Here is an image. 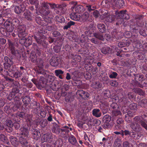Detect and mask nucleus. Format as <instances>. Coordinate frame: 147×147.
<instances>
[{"instance_id": "1", "label": "nucleus", "mask_w": 147, "mask_h": 147, "mask_svg": "<svg viewBox=\"0 0 147 147\" xmlns=\"http://www.w3.org/2000/svg\"><path fill=\"white\" fill-rule=\"evenodd\" d=\"M129 39V45L131 44V42L133 43L132 45H136L137 46H142L143 45V41L141 40H138L137 39V37L136 35L132 36L131 38L130 39Z\"/></svg>"}, {"instance_id": "2", "label": "nucleus", "mask_w": 147, "mask_h": 147, "mask_svg": "<svg viewBox=\"0 0 147 147\" xmlns=\"http://www.w3.org/2000/svg\"><path fill=\"white\" fill-rule=\"evenodd\" d=\"M25 29L26 27L23 26H20L18 28V35L19 37L21 39V40H20V42L21 40H24V42H25V37L26 35L25 32Z\"/></svg>"}, {"instance_id": "3", "label": "nucleus", "mask_w": 147, "mask_h": 147, "mask_svg": "<svg viewBox=\"0 0 147 147\" xmlns=\"http://www.w3.org/2000/svg\"><path fill=\"white\" fill-rule=\"evenodd\" d=\"M131 128L137 133L141 132L142 131V129L140 124L137 123L131 122L130 124Z\"/></svg>"}, {"instance_id": "4", "label": "nucleus", "mask_w": 147, "mask_h": 147, "mask_svg": "<svg viewBox=\"0 0 147 147\" xmlns=\"http://www.w3.org/2000/svg\"><path fill=\"white\" fill-rule=\"evenodd\" d=\"M76 94L79 96L82 99H86L88 98L89 96V93L86 91L82 90H80L77 91Z\"/></svg>"}, {"instance_id": "5", "label": "nucleus", "mask_w": 147, "mask_h": 147, "mask_svg": "<svg viewBox=\"0 0 147 147\" xmlns=\"http://www.w3.org/2000/svg\"><path fill=\"white\" fill-rule=\"evenodd\" d=\"M15 104L13 102L10 103L8 105H5L4 107V111L7 113H11L12 109H15Z\"/></svg>"}, {"instance_id": "6", "label": "nucleus", "mask_w": 147, "mask_h": 147, "mask_svg": "<svg viewBox=\"0 0 147 147\" xmlns=\"http://www.w3.org/2000/svg\"><path fill=\"white\" fill-rule=\"evenodd\" d=\"M113 5L118 8L123 7L124 5L123 0H113Z\"/></svg>"}, {"instance_id": "7", "label": "nucleus", "mask_w": 147, "mask_h": 147, "mask_svg": "<svg viewBox=\"0 0 147 147\" xmlns=\"http://www.w3.org/2000/svg\"><path fill=\"white\" fill-rule=\"evenodd\" d=\"M108 103L105 101L103 102L100 105V108L103 114L106 113L108 111Z\"/></svg>"}, {"instance_id": "8", "label": "nucleus", "mask_w": 147, "mask_h": 147, "mask_svg": "<svg viewBox=\"0 0 147 147\" xmlns=\"http://www.w3.org/2000/svg\"><path fill=\"white\" fill-rule=\"evenodd\" d=\"M60 59L57 57H52L50 60V64L53 66H57L59 64Z\"/></svg>"}, {"instance_id": "9", "label": "nucleus", "mask_w": 147, "mask_h": 147, "mask_svg": "<svg viewBox=\"0 0 147 147\" xmlns=\"http://www.w3.org/2000/svg\"><path fill=\"white\" fill-rule=\"evenodd\" d=\"M61 129L60 128V126L57 124H54L51 129L52 132L57 134H59L61 132Z\"/></svg>"}, {"instance_id": "10", "label": "nucleus", "mask_w": 147, "mask_h": 147, "mask_svg": "<svg viewBox=\"0 0 147 147\" xmlns=\"http://www.w3.org/2000/svg\"><path fill=\"white\" fill-rule=\"evenodd\" d=\"M83 6L81 5H75L72 8V11L80 13L83 11Z\"/></svg>"}, {"instance_id": "11", "label": "nucleus", "mask_w": 147, "mask_h": 147, "mask_svg": "<svg viewBox=\"0 0 147 147\" xmlns=\"http://www.w3.org/2000/svg\"><path fill=\"white\" fill-rule=\"evenodd\" d=\"M31 131L34 139L37 140L40 137V133L38 129L32 128L31 129Z\"/></svg>"}, {"instance_id": "12", "label": "nucleus", "mask_w": 147, "mask_h": 147, "mask_svg": "<svg viewBox=\"0 0 147 147\" xmlns=\"http://www.w3.org/2000/svg\"><path fill=\"white\" fill-rule=\"evenodd\" d=\"M4 26L6 30L9 32H12L13 30V27L10 22L6 21L4 23Z\"/></svg>"}, {"instance_id": "13", "label": "nucleus", "mask_w": 147, "mask_h": 147, "mask_svg": "<svg viewBox=\"0 0 147 147\" xmlns=\"http://www.w3.org/2000/svg\"><path fill=\"white\" fill-rule=\"evenodd\" d=\"M70 17L71 19L76 21H79L80 19V17L79 13L74 12L72 11L70 15Z\"/></svg>"}, {"instance_id": "14", "label": "nucleus", "mask_w": 147, "mask_h": 147, "mask_svg": "<svg viewBox=\"0 0 147 147\" xmlns=\"http://www.w3.org/2000/svg\"><path fill=\"white\" fill-rule=\"evenodd\" d=\"M19 141L22 145L26 146L28 143V137L22 136L19 138Z\"/></svg>"}, {"instance_id": "15", "label": "nucleus", "mask_w": 147, "mask_h": 147, "mask_svg": "<svg viewBox=\"0 0 147 147\" xmlns=\"http://www.w3.org/2000/svg\"><path fill=\"white\" fill-rule=\"evenodd\" d=\"M126 10L121 11L119 13V16L122 19H128L129 18V16L126 13Z\"/></svg>"}, {"instance_id": "16", "label": "nucleus", "mask_w": 147, "mask_h": 147, "mask_svg": "<svg viewBox=\"0 0 147 147\" xmlns=\"http://www.w3.org/2000/svg\"><path fill=\"white\" fill-rule=\"evenodd\" d=\"M4 60L5 61V63H4L5 67V65H7L8 67H10L13 64V63L12 61L8 57H5Z\"/></svg>"}, {"instance_id": "17", "label": "nucleus", "mask_w": 147, "mask_h": 147, "mask_svg": "<svg viewBox=\"0 0 147 147\" xmlns=\"http://www.w3.org/2000/svg\"><path fill=\"white\" fill-rule=\"evenodd\" d=\"M25 9V8L24 6L21 5L20 7L16 6L14 8V11L16 13L19 14L24 11Z\"/></svg>"}, {"instance_id": "18", "label": "nucleus", "mask_w": 147, "mask_h": 147, "mask_svg": "<svg viewBox=\"0 0 147 147\" xmlns=\"http://www.w3.org/2000/svg\"><path fill=\"white\" fill-rule=\"evenodd\" d=\"M22 101L24 103V105L26 106L30 103L31 101V98L29 96H26L22 98Z\"/></svg>"}, {"instance_id": "19", "label": "nucleus", "mask_w": 147, "mask_h": 147, "mask_svg": "<svg viewBox=\"0 0 147 147\" xmlns=\"http://www.w3.org/2000/svg\"><path fill=\"white\" fill-rule=\"evenodd\" d=\"M21 134L22 136L24 137H28V136L29 131L28 129L26 128L23 127L21 129Z\"/></svg>"}, {"instance_id": "20", "label": "nucleus", "mask_w": 147, "mask_h": 147, "mask_svg": "<svg viewBox=\"0 0 147 147\" xmlns=\"http://www.w3.org/2000/svg\"><path fill=\"white\" fill-rule=\"evenodd\" d=\"M92 114L95 117H99L101 116L102 113L99 109H94L92 111Z\"/></svg>"}, {"instance_id": "21", "label": "nucleus", "mask_w": 147, "mask_h": 147, "mask_svg": "<svg viewBox=\"0 0 147 147\" xmlns=\"http://www.w3.org/2000/svg\"><path fill=\"white\" fill-rule=\"evenodd\" d=\"M10 139L12 144L15 147H17L19 144V142L17 139L14 137L13 136H11Z\"/></svg>"}, {"instance_id": "22", "label": "nucleus", "mask_w": 147, "mask_h": 147, "mask_svg": "<svg viewBox=\"0 0 147 147\" xmlns=\"http://www.w3.org/2000/svg\"><path fill=\"white\" fill-rule=\"evenodd\" d=\"M91 86L95 89H98L101 88L102 86L101 83L98 82H94L91 85Z\"/></svg>"}, {"instance_id": "23", "label": "nucleus", "mask_w": 147, "mask_h": 147, "mask_svg": "<svg viewBox=\"0 0 147 147\" xmlns=\"http://www.w3.org/2000/svg\"><path fill=\"white\" fill-rule=\"evenodd\" d=\"M49 9H44V8H40L39 10V12L41 14L47 16L50 13V11L49 10Z\"/></svg>"}, {"instance_id": "24", "label": "nucleus", "mask_w": 147, "mask_h": 147, "mask_svg": "<svg viewBox=\"0 0 147 147\" xmlns=\"http://www.w3.org/2000/svg\"><path fill=\"white\" fill-rule=\"evenodd\" d=\"M139 106L142 107H145L147 104V100L144 98L140 101L138 102Z\"/></svg>"}, {"instance_id": "25", "label": "nucleus", "mask_w": 147, "mask_h": 147, "mask_svg": "<svg viewBox=\"0 0 147 147\" xmlns=\"http://www.w3.org/2000/svg\"><path fill=\"white\" fill-rule=\"evenodd\" d=\"M111 120V116L108 114L105 115L102 118V121L104 123H109Z\"/></svg>"}, {"instance_id": "26", "label": "nucleus", "mask_w": 147, "mask_h": 147, "mask_svg": "<svg viewBox=\"0 0 147 147\" xmlns=\"http://www.w3.org/2000/svg\"><path fill=\"white\" fill-rule=\"evenodd\" d=\"M48 123V121L46 119H42L39 122V124L40 125L42 128L45 127Z\"/></svg>"}, {"instance_id": "27", "label": "nucleus", "mask_w": 147, "mask_h": 147, "mask_svg": "<svg viewBox=\"0 0 147 147\" xmlns=\"http://www.w3.org/2000/svg\"><path fill=\"white\" fill-rule=\"evenodd\" d=\"M97 27L99 31L102 33L104 32L106 30L105 25L103 24H98L97 25Z\"/></svg>"}, {"instance_id": "28", "label": "nucleus", "mask_w": 147, "mask_h": 147, "mask_svg": "<svg viewBox=\"0 0 147 147\" xmlns=\"http://www.w3.org/2000/svg\"><path fill=\"white\" fill-rule=\"evenodd\" d=\"M90 68L89 69L88 71L90 72L93 74H95L98 71V69L96 67H94L92 65H90Z\"/></svg>"}, {"instance_id": "29", "label": "nucleus", "mask_w": 147, "mask_h": 147, "mask_svg": "<svg viewBox=\"0 0 147 147\" xmlns=\"http://www.w3.org/2000/svg\"><path fill=\"white\" fill-rule=\"evenodd\" d=\"M24 16L25 18L28 20H31L32 19L31 13L28 11L25 12L24 13Z\"/></svg>"}, {"instance_id": "30", "label": "nucleus", "mask_w": 147, "mask_h": 147, "mask_svg": "<svg viewBox=\"0 0 147 147\" xmlns=\"http://www.w3.org/2000/svg\"><path fill=\"white\" fill-rule=\"evenodd\" d=\"M69 132V131L68 129H61L60 135L62 137H64L65 135H67Z\"/></svg>"}, {"instance_id": "31", "label": "nucleus", "mask_w": 147, "mask_h": 147, "mask_svg": "<svg viewBox=\"0 0 147 147\" xmlns=\"http://www.w3.org/2000/svg\"><path fill=\"white\" fill-rule=\"evenodd\" d=\"M129 39H127L124 41L120 42L118 44V46H129Z\"/></svg>"}, {"instance_id": "32", "label": "nucleus", "mask_w": 147, "mask_h": 147, "mask_svg": "<svg viewBox=\"0 0 147 147\" xmlns=\"http://www.w3.org/2000/svg\"><path fill=\"white\" fill-rule=\"evenodd\" d=\"M102 94L105 98L110 97L111 96L110 91L109 90H106L102 92Z\"/></svg>"}, {"instance_id": "33", "label": "nucleus", "mask_w": 147, "mask_h": 147, "mask_svg": "<svg viewBox=\"0 0 147 147\" xmlns=\"http://www.w3.org/2000/svg\"><path fill=\"white\" fill-rule=\"evenodd\" d=\"M30 58L31 61L33 63H36L37 61L38 58L35 53H31Z\"/></svg>"}, {"instance_id": "34", "label": "nucleus", "mask_w": 147, "mask_h": 147, "mask_svg": "<svg viewBox=\"0 0 147 147\" xmlns=\"http://www.w3.org/2000/svg\"><path fill=\"white\" fill-rule=\"evenodd\" d=\"M133 120L134 121V123H140L143 121L142 119V116H137L133 118Z\"/></svg>"}, {"instance_id": "35", "label": "nucleus", "mask_w": 147, "mask_h": 147, "mask_svg": "<svg viewBox=\"0 0 147 147\" xmlns=\"http://www.w3.org/2000/svg\"><path fill=\"white\" fill-rule=\"evenodd\" d=\"M75 24V22L71 21L68 22L66 25L64 26L63 28L64 30L67 29L68 28H70L71 26L74 25Z\"/></svg>"}, {"instance_id": "36", "label": "nucleus", "mask_w": 147, "mask_h": 147, "mask_svg": "<svg viewBox=\"0 0 147 147\" xmlns=\"http://www.w3.org/2000/svg\"><path fill=\"white\" fill-rule=\"evenodd\" d=\"M15 103V110H16L21 107L22 105V103L21 100H20L14 102Z\"/></svg>"}, {"instance_id": "37", "label": "nucleus", "mask_w": 147, "mask_h": 147, "mask_svg": "<svg viewBox=\"0 0 147 147\" xmlns=\"http://www.w3.org/2000/svg\"><path fill=\"white\" fill-rule=\"evenodd\" d=\"M137 104L133 102L131 103L129 106V109L132 110H135L137 109Z\"/></svg>"}, {"instance_id": "38", "label": "nucleus", "mask_w": 147, "mask_h": 147, "mask_svg": "<svg viewBox=\"0 0 147 147\" xmlns=\"http://www.w3.org/2000/svg\"><path fill=\"white\" fill-rule=\"evenodd\" d=\"M11 92L14 94L15 95H16L18 94H19L20 90L18 88V86H13V88L12 89Z\"/></svg>"}, {"instance_id": "39", "label": "nucleus", "mask_w": 147, "mask_h": 147, "mask_svg": "<svg viewBox=\"0 0 147 147\" xmlns=\"http://www.w3.org/2000/svg\"><path fill=\"white\" fill-rule=\"evenodd\" d=\"M124 134L125 136H127L128 135H129L131 137H133V135H136V134L135 132L133 131L130 132L128 130H125L124 131Z\"/></svg>"}, {"instance_id": "40", "label": "nucleus", "mask_w": 147, "mask_h": 147, "mask_svg": "<svg viewBox=\"0 0 147 147\" xmlns=\"http://www.w3.org/2000/svg\"><path fill=\"white\" fill-rule=\"evenodd\" d=\"M110 49V48L109 47H105L101 49V51L103 53L106 54L109 53Z\"/></svg>"}, {"instance_id": "41", "label": "nucleus", "mask_w": 147, "mask_h": 147, "mask_svg": "<svg viewBox=\"0 0 147 147\" xmlns=\"http://www.w3.org/2000/svg\"><path fill=\"white\" fill-rule=\"evenodd\" d=\"M119 49L120 48V52H127L130 51L128 48L129 47H119Z\"/></svg>"}, {"instance_id": "42", "label": "nucleus", "mask_w": 147, "mask_h": 147, "mask_svg": "<svg viewBox=\"0 0 147 147\" xmlns=\"http://www.w3.org/2000/svg\"><path fill=\"white\" fill-rule=\"evenodd\" d=\"M53 139V136L51 134L47 135L46 136V138L44 140L45 142H51Z\"/></svg>"}, {"instance_id": "43", "label": "nucleus", "mask_w": 147, "mask_h": 147, "mask_svg": "<svg viewBox=\"0 0 147 147\" xmlns=\"http://www.w3.org/2000/svg\"><path fill=\"white\" fill-rule=\"evenodd\" d=\"M94 36L95 37L100 40L102 41H104V38L103 36L102 35V34L99 33H95L94 34Z\"/></svg>"}, {"instance_id": "44", "label": "nucleus", "mask_w": 147, "mask_h": 147, "mask_svg": "<svg viewBox=\"0 0 147 147\" xmlns=\"http://www.w3.org/2000/svg\"><path fill=\"white\" fill-rule=\"evenodd\" d=\"M69 141L71 143L74 144L76 142V140L75 138L73 136H71L69 137L68 139Z\"/></svg>"}, {"instance_id": "45", "label": "nucleus", "mask_w": 147, "mask_h": 147, "mask_svg": "<svg viewBox=\"0 0 147 147\" xmlns=\"http://www.w3.org/2000/svg\"><path fill=\"white\" fill-rule=\"evenodd\" d=\"M115 17L114 15H109L106 17L105 20L108 22H111L114 20Z\"/></svg>"}, {"instance_id": "46", "label": "nucleus", "mask_w": 147, "mask_h": 147, "mask_svg": "<svg viewBox=\"0 0 147 147\" xmlns=\"http://www.w3.org/2000/svg\"><path fill=\"white\" fill-rule=\"evenodd\" d=\"M135 92L140 95H144V94L143 90L140 88H136L135 89Z\"/></svg>"}, {"instance_id": "47", "label": "nucleus", "mask_w": 147, "mask_h": 147, "mask_svg": "<svg viewBox=\"0 0 147 147\" xmlns=\"http://www.w3.org/2000/svg\"><path fill=\"white\" fill-rule=\"evenodd\" d=\"M121 102L124 105H128L129 103V102L128 100L127 96H125L122 98Z\"/></svg>"}, {"instance_id": "48", "label": "nucleus", "mask_w": 147, "mask_h": 147, "mask_svg": "<svg viewBox=\"0 0 147 147\" xmlns=\"http://www.w3.org/2000/svg\"><path fill=\"white\" fill-rule=\"evenodd\" d=\"M55 18L57 21L60 22H62L64 21V18L60 15H58L56 16Z\"/></svg>"}, {"instance_id": "49", "label": "nucleus", "mask_w": 147, "mask_h": 147, "mask_svg": "<svg viewBox=\"0 0 147 147\" xmlns=\"http://www.w3.org/2000/svg\"><path fill=\"white\" fill-rule=\"evenodd\" d=\"M123 120L122 118H118L117 120V126L118 128H120L121 127L120 125L123 124Z\"/></svg>"}, {"instance_id": "50", "label": "nucleus", "mask_w": 147, "mask_h": 147, "mask_svg": "<svg viewBox=\"0 0 147 147\" xmlns=\"http://www.w3.org/2000/svg\"><path fill=\"white\" fill-rule=\"evenodd\" d=\"M21 94H18V95H16L13 99L14 102L20 100H21V99L22 98V97L21 96Z\"/></svg>"}, {"instance_id": "51", "label": "nucleus", "mask_w": 147, "mask_h": 147, "mask_svg": "<svg viewBox=\"0 0 147 147\" xmlns=\"http://www.w3.org/2000/svg\"><path fill=\"white\" fill-rule=\"evenodd\" d=\"M45 84L42 78L40 79L38 82V86H41L42 87H43L45 86Z\"/></svg>"}, {"instance_id": "52", "label": "nucleus", "mask_w": 147, "mask_h": 147, "mask_svg": "<svg viewBox=\"0 0 147 147\" xmlns=\"http://www.w3.org/2000/svg\"><path fill=\"white\" fill-rule=\"evenodd\" d=\"M135 79L138 82L142 81L143 80V77L139 74H137L135 76Z\"/></svg>"}, {"instance_id": "53", "label": "nucleus", "mask_w": 147, "mask_h": 147, "mask_svg": "<svg viewBox=\"0 0 147 147\" xmlns=\"http://www.w3.org/2000/svg\"><path fill=\"white\" fill-rule=\"evenodd\" d=\"M16 95L14 94H13L12 92H11L8 95L7 97V98L8 100H11L13 98L14 99V98Z\"/></svg>"}, {"instance_id": "54", "label": "nucleus", "mask_w": 147, "mask_h": 147, "mask_svg": "<svg viewBox=\"0 0 147 147\" xmlns=\"http://www.w3.org/2000/svg\"><path fill=\"white\" fill-rule=\"evenodd\" d=\"M118 75L117 73L115 72H113L109 74V76L111 78L115 79L116 78Z\"/></svg>"}, {"instance_id": "55", "label": "nucleus", "mask_w": 147, "mask_h": 147, "mask_svg": "<svg viewBox=\"0 0 147 147\" xmlns=\"http://www.w3.org/2000/svg\"><path fill=\"white\" fill-rule=\"evenodd\" d=\"M118 107V105L116 102H113L110 105V108L111 109L116 110Z\"/></svg>"}, {"instance_id": "56", "label": "nucleus", "mask_w": 147, "mask_h": 147, "mask_svg": "<svg viewBox=\"0 0 147 147\" xmlns=\"http://www.w3.org/2000/svg\"><path fill=\"white\" fill-rule=\"evenodd\" d=\"M63 73L64 72L61 69L56 70L55 71V74L57 76L63 74Z\"/></svg>"}, {"instance_id": "57", "label": "nucleus", "mask_w": 147, "mask_h": 147, "mask_svg": "<svg viewBox=\"0 0 147 147\" xmlns=\"http://www.w3.org/2000/svg\"><path fill=\"white\" fill-rule=\"evenodd\" d=\"M5 124L8 127H12L13 123L12 121L9 120H7L5 121Z\"/></svg>"}, {"instance_id": "58", "label": "nucleus", "mask_w": 147, "mask_h": 147, "mask_svg": "<svg viewBox=\"0 0 147 147\" xmlns=\"http://www.w3.org/2000/svg\"><path fill=\"white\" fill-rule=\"evenodd\" d=\"M36 62L37 63L40 67H42L43 65L44 62L41 59L38 58Z\"/></svg>"}, {"instance_id": "59", "label": "nucleus", "mask_w": 147, "mask_h": 147, "mask_svg": "<svg viewBox=\"0 0 147 147\" xmlns=\"http://www.w3.org/2000/svg\"><path fill=\"white\" fill-rule=\"evenodd\" d=\"M111 85L112 86L116 87L118 85V83L116 81L112 80L110 82Z\"/></svg>"}, {"instance_id": "60", "label": "nucleus", "mask_w": 147, "mask_h": 147, "mask_svg": "<svg viewBox=\"0 0 147 147\" xmlns=\"http://www.w3.org/2000/svg\"><path fill=\"white\" fill-rule=\"evenodd\" d=\"M42 7L41 8H43L44 9H49V6L48 4L45 2H42L40 3Z\"/></svg>"}, {"instance_id": "61", "label": "nucleus", "mask_w": 147, "mask_h": 147, "mask_svg": "<svg viewBox=\"0 0 147 147\" xmlns=\"http://www.w3.org/2000/svg\"><path fill=\"white\" fill-rule=\"evenodd\" d=\"M112 114L113 116H116L121 115V112L120 111H113Z\"/></svg>"}, {"instance_id": "62", "label": "nucleus", "mask_w": 147, "mask_h": 147, "mask_svg": "<svg viewBox=\"0 0 147 147\" xmlns=\"http://www.w3.org/2000/svg\"><path fill=\"white\" fill-rule=\"evenodd\" d=\"M102 127L104 129H106L110 128L111 127V124L109 123H104L102 125Z\"/></svg>"}, {"instance_id": "63", "label": "nucleus", "mask_w": 147, "mask_h": 147, "mask_svg": "<svg viewBox=\"0 0 147 147\" xmlns=\"http://www.w3.org/2000/svg\"><path fill=\"white\" fill-rule=\"evenodd\" d=\"M60 139L57 140L54 144L55 146H56L57 147H61L62 146V144L61 143H60Z\"/></svg>"}, {"instance_id": "64", "label": "nucleus", "mask_w": 147, "mask_h": 147, "mask_svg": "<svg viewBox=\"0 0 147 147\" xmlns=\"http://www.w3.org/2000/svg\"><path fill=\"white\" fill-rule=\"evenodd\" d=\"M140 125L142 127L144 128L147 131V124L146 122L143 121L140 123Z\"/></svg>"}]
</instances>
